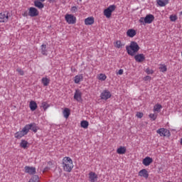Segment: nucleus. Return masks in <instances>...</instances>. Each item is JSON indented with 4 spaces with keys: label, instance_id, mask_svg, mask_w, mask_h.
Returning a JSON list of instances; mask_svg holds the SVG:
<instances>
[{
    "label": "nucleus",
    "instance_id": "f257e3e1",
    "mask_svg": "<svg viewBox=\"0 0 182 182\" xmlns=\"http://www.w3.org/2000/svg\"><path fill=\"white\" fill-rule=\"evenodd\" d=\"M126 50L129 56H134L140 50V46L136 41H131L129 46H126Z\"/></svg>",
    "mask_w": 182,
    "mask_h": 182
},
{
    "label": "nucleus",
    "instance_id": "f03ea898",
    "mask_svg": "<svg viewBox=\"0 0 182 182\" xmlns=\"http://www.w3.org/2000/svg\"><path fill=\"white\" fill-rule=\"evenodd\" d=\"M63 168L64 171H66L67 173H70L72 170H73V161L72 159L69 156H65L63 159Z\"/></svg>",
    "mask_w": 182,
    "mask_h": 182
},
{
    "label": "nucleus",
    "instance_id": "7ed1b4c3",
    "mask_svg": "<svg viewBox=\"0 0 182 182\" xmlns=\"http://www.w3.org/2000/svg\"><path fill=\"white\" fill-rule=\"evenodd\" d=\"M31 129V125H26L21 131H18L14 134L15 139H22L24 136H26L29 133V129Z\"/></svg>",
    "mask_w": 182,
    "mask_h": 182
},
{
    "label": "nucleus",
    "instance_id": "20e7f679",
    "mask_svg": "<svg viewBox=\"0 0 182 182\" xmlns=\"http://www.w3.org/2000/svg\"><path fill=\"white\" fill-rule=\"evenodd\" d=\"M153 21H154L153 14H147L144 18L141 17L139 18V23H142V25H146V23L150 24Z\"/></svg>",
    "mask_w": 182,
    "mask_h": 182
},
{
    "label": "nucleus",
    "instance_id": "39448f33",
    "mask_svg": "<svg viewBox=\"0 0 182 182\" xmlns=\"http://www.w3.org/2000/svg\"><path fill=\"white\" fill-rule=\"evenodd\" d=\"M116 9V6L111 5L108 8L104 10V15L106 16V18H109L112 16V14L114 12V10Z\"/></svg>",
    "mask_w": 182,
    "mask_h": 182
},
{
    "label": "nucleus",
    "instance_id": "423d86ee",
    "mask_svg": "<svg viewBox=\"0 0 182 182\" xmlns=\"http://www.w3.org/2000/svg\"><path fill=\"white\" fill-rule=\"evenodd\" d=\"M65 19L67 23H68L69 25H73L76 23V18L72 14H66L65 16Z\"/></svg>",
    "mask_w": 182,
    "mask_h": 182
},
{
    "label": "nucleus",
    "instance_id": "0eeeda50",
    "mask_svg": "<svg viewBox=\"0 0 182 182\" xmlns=\"http://www.w3.org/2000/svg\"><path fill=\"white\" fill-rule=\"evenodd\" d=\"M156 133L161 136V137H170L171 134L170 131L167 130L166 129L164 128H160L156 131Z\"/></svg>",
    "mask_w": 182,
    "mask_h": 182
},
{
    "label": "nucleus",
    "instance_id": "6e6552de",
    "mask_svg": "<svg viewBox=\"0 0 182 182\" xmlns=\"http://www.w3.org/2000/svg\"><path fill=\"white\" fill-rule=\"evenodd\" d=\"M39 15V11L36 9L35 7H30L28 9V16L31 18H35V16H38Z\"/></svg>",
    "mask_w": 182,
    "mask_h": 182
},
{
    "label": "nucleus",
    "instance_id": "1a4fd4ad",
    "mask_svg": "<svg viewBox=\"0 0 182 182\" xmlns=\"http://www.w3.org/2000/svg\"><path fill=\"white\" fill-rule=\"evenodd\" d=\"M102 100H107L112 97V93L109 90H104L100 95Z\"/></svg>",
    "mask_w": 182,
    "mask_h": 182
},
{
    "label": "nucleus",
    "instance_id": "9d476101",
    "mask_svg": "<svg viewBox=\"0 0 182 182\" xmlns=\"http://www.w3.org/2000/svg\"><path fill=\"white\" fill-rule=\"evenodd\" d=\"M88 177L90 182L97 181L98 176H97V174H96V173L95 172H92V171L90 172L88 174Z\"/></svg>",
    "mask_w": 182,
    "mask_h": 182
},
{
    "label": "nucleus",
    "instance_id": "9b49d317",
    "mask_svg": "<svg viewBox=\"0 0 182 182\" xmlns=\"http://www.w3.org/2000/svg\"><path fill=\"white\" fill-rule=\"evenodd\" d=\"M9 18L8 13H0V23L8 22Z\"/></svg>",
    "mask_w": 182,
    "mask_h": 182
},
{
    "label": "nucleus",
    "instance_id": "f8f14e48",
    "mask_svg": "<svg viewBox=\"0 0 182 182\" xmlns=\"http://www.w3.org/2000/svg\"><path fill=\"white\" fill-rule=\"evenodd\" d=\"M74 99L77 102H82V92L79 90H76L74 94Z\"/></svg>",
    "mask_w": 182,
    "mask_h": 182
},
{
    "label": "nucleus",
    "instance_id": "ddd939ff",
    "mask_svg": "<svg viewBox=\"0 0 182 182\" xmlns=\"http://www.w3.org/2000/svg\"><path fill=\"white\" fill-rule=\"evenodd\" d=\"M24 170L25 173H28V174H35L36 173V168L32 166H25Z\"/></svg>",
    "mask_w": 182,
    "mask_h": 182
},
{
    "label": "nucleus",
    "instance_id": "4468645a",
    "mask_svg": "<svg viewBox=\"0 0 182 182\" xmlns=\"http://www.w3.org/2000/svg\"><path fill=\"white\" fill-rule=\"evenodd\" d=\"M136 33L137 32L136 31V30L133 28H130V29H128L127 31V36H128L129 38H134Z\"/></svg>",
    "mask_w": 182,
    "mask_h": 182
},
{
    "label": "nucleus",
    "instance_id": "2eb2a0df",
    "mask_svg": "<svg viewBox=\"0 0 182 182\" xmlns=\"http://www.w3.org/2000/svg\"><path fill=\"white\" fill-rule=\"evenodd\" d=\"M134 59L136 62H139L140 63L146 59V57L144 55V54H138L134 55Z\"/></svg>",
    "mask_w": 182,
    "mask_h": 182
},
{
    "label": "nucleus",
    "instance_id": "dca6fc26",
    "mask_svg": "<svg viewBox=\"0 0 182 182\" xmlns=\"http://www.w3.org/2000/svg\"><path fill=\"white\" fill-rule=\"evenodd\" d=\"M139 176L140 177H144V178H149V172L146 169H142L139 171Z\"/></svg>",
    "mask_w": 182,
    "mask_h": 182
},
{
    "label": "nucleus",
    "instance_id": "f3484780",
    "mask_svg": "<svg viewBox=\"0 0 182 182\" xmlns=\"http://www.w3.org/2000/svg\"><path fill=\"white\" fill-rule=\"evenodd\" d=\"M151 163H153V159H151L150 156H146L142 161V164L146 166H149Z\"/></svg>",
    "mask_w": 182,
    "mask_h": 182
},
{
    "label": "nucleus",
    "instance_id": "a211bd4d",
    "mask_svg": "<svg viewBox=\"0 0 182 182\" xmlns=\"http://www.w3.org/2000/svg\"><path fill=\"white\" fill-rule=\"evenodd\" d=\"M95 23V17L90 16L85 19V25H93Z\"/></svg>",
    "mask_w": 182,
    "mask_h": 182
},
{
    "label": "nucleus",
    "instance_id": "6ab92c4d",
    "mask_svg": "<svg viewBox=\"0 0 182 182\" xmlns=\"http://www.w3.org/2000/svg\"><path fill=\"white\" fill-rule=\"evenodd\" d=\"M82 81H83V75L82 74L77 75L74 77V82L76 83L77 85L80 83V82H82Z\"/></svg>",
    "mask_w": 182,
    "mask_h": 182
},
{
    "label": "nucleus",
    "instance_id": "aec40b11",
    "mask_svg": "<svg viewBox=\"0 0 182 182\" xmlns=\"http://www.w3.org/2000/svg\"><path fill=\"white\" fill-rule=\"evenodd\" d=\"M29 107L31 112H35L36 109H38V104L35 101H31L29 104Z\"/></svg>",
    "mask_w": 182,
    "mask_h": 182
},
{
    "label": "nucleus",
    "instance_id": "412c9836",
    "mask_svg": "<svg viewBox=\"0 0 182 182\" xmlns=\"http://www.w3.org/2000/svg\"><path fill=\"white\" fill-rule=\"evenodd\" d=\"M34 6L36 8H38V9H43L45 5L41 1L36 0L34 1Z\"/></svg>",
    "mask_w": 182,
    "mask_h": 182
},
{
    "label": "nucleus",
    "instance_id": "4be33fe9",
    "mask_svg": "<svg viewBox=\"0 0 182 182\" xmlns=\"http://www.w3.org/2000/svg\"><path fill=\"white\" fill-rule=\"evenodd\" d=\"M63 114L65 119H69V116H70V109L69 108H64L63 111Z\"/></svg>",
    "mask_w": 182,
    "mask_h": 182
},
{
    "label": "nucleus",
    "instance_id": "5701e85b",
    "mask_svg": "<svg viewBox=\"0 0 182 182\" xmlns=\"http://www.w3.org/2000/svg\"><path fill=\"white\" fill-rule=\"evenodd\" d=\"M29 144V143L28 142V141L25 140V139H22L20 142V147H21V149H23L24 150L28 149V145Z\"/></svg>",
    "mask_w": 182,
    "mask_h": 182
},
{
    "label": "nucleus",
    "instance_id": "b1692460",
    "mask_svg": "<svg viewBox=\"0 0 182 182\" xmlns=\"http://www.w3.org/2000/svg\"><path fill=\"white\" fill-rule=\"evenodd\" d=\"M161 109H163V107L160 104H156L154 106L153 112L154 113H160Z\"/></svg>",
    "mask_w": 182,
    "mask_h": 182
},
{
    "label": "nucleus",
    "instance_id": "393cba45",
    "mask_svg": "<svg viewBox=\"0 0 182 182\" xmlns=\"http://www.w3.org/2000/svg\"><path fill=\"white\" fill-rule=\"evenodd\" d=\"M26 126H30L29 130H32L34 133H36L38 132V129H39L38 127H36V124L32 123L26 124Z\"/></svg>",
    "mask_w": 182,
    "mask_h": 182
},
{
    "label": "nucleus",
    "instance_id": "a878e982",
    "mask_svg": "<svg viewBox=\"0 0 182 182\" xmlns=\"http://www.w3.org/2000/svg\"><path fill=\"white\" fill-rule=\"evenodd\" d=\"M156 3L159 6H166V5L168 4V0H157Z\"/></svg>",
    "mask_w": 182,
    "mask_h": 182
},
{
    "label": "nucleus",
    "instance_id": "bb28decb",
    "mask_svg": "<svg viewBox=\"0 0 182 182\" xmlns=\"http://www.w3.org/2000/svg\"><path fill=\"white\" fill-rule=\"evenodd\" d=\"M41 53L44 55V56H48V50H46V45L43 44L41 46Z\"/></svg>",
    "mask_w": 182,
    "mask_h": 182
},
{
    "label": "nucleus",
    "instance_id": "cd10ccee",
    "mask_svg": "<svg viewBox=\"0 0 182 182\" xmlns=\"http://www.w3.org/2000/svg\"><path fill=\"white\" fill-rule=\"evenodd\" d=\"M41 83H43V86H48L50 83V80L48 77H43L41 79Z\"/></svg>",
    "mask_w": 182,
    "mask_h": 182
},
{
    "label": "nucleus",
    "instance_id": "c85d7f7f",
    "mask_svg": "<svg viewBox=\"0 0 182 182\" xmlns=\"http://www.w3.org/2000/svg\"><path fill=\"white\" fill-rule=\"evenodd\" d=\"M117 154H126V148L124 146H120L117 149Z\"/></svg>",
    "mask_w": 182,
    "mask_h": 182
},
{
    "label": "nucleus",
    "instance_id": "c756f323",
    "mask_svg": "<svg viewBox=\"0 0 182 182\" xmlns=\"http://www.w3.org/2000/svg\"><path fill=\"white\" fill-rule=\"evenodd\" d=\"M80 126L82 127V129H87V127H89V122L82 120L80 122Z\"/></svg>",
    "mask_w": 182,
    "mask_h": 182
},
{
    "label": "nucleus",
    "instance_id": "7c9ffc66",
    "mask_svg": "<svg viewBox=\"0 0 182 182\" xmlns=\"http://www.w3.org/2000/svg\"><path fill=\"white\" fill-rule=\"evenodd\" d=\"M114 46L117 49H120V48H123V46H124V44L122 43L121 41H117L114 43Z\"/></svg>",
    "mask_w": 182,
    "mask_h": 182
},
{
    "label": "nucleus",
    "instance_id": "2f4dec72",
    "mask_svg": "<svg viewBox=\"0 0 182 182\" xmlns=\"http://www.w3.org/2000/svg\"><path fill=\"white\" fill-rule=\"evenodd\" d=\"M106 79H107V76H106L105 74L101 73L97 75V80H101L102 82L105 81Z\"/></svg>",
    "mask_w": 182,
    "mask_h": 182
},
{
    "label": "nucleus",
    "instance_id": "473e14b6",
    "mask_svg": "<svg viewBox=\"0 0 182 182\" xmlns=\"http://www.w3.org/2000/svg\"><path fill=\"white\" fill-rule=\"evenodd\" d=\"M160 72H162V73H164V72H167V66L166 64H161L159 67Z\"/></svg>",
    "mask_w": 182,
    "mask_h": 182
},
{
    "label": "nucleus",
    "instance_id": "72a5a7b5",
    "mask_svg": "<svg viewBox=\"0 0 182 182\" xmlns=\"http://www.w3.org/2000/svg\"><path fill=\"white\" fill-rule=\"evenodd\" d=\"M41 106L45 111L48 109V107H49V105H48V102H43L41 103Z\"/></svg>",
    "mask_w": 182,
    "mask_h": 182
},
{
    "label": "nucleus",
    "instance_id": "f704fd0d",
    "mask_svg": "<svg viewBox=\"0 0 182 182\" xmlns=\"http://www.w3.org/2000/svg\"><path fill=\"white\" fill-rule=\"evenodd\" d=\"M149 117L151 120H156V119H157V113L150 114Z\"/></svg>",
    "mask_w": 182,
    "mask_h": 182
},
{
    "label": "nucleus",
    "instance_id": "c9c22d12",
    "mask_svg": "<svg viewBox=\"0 0 182 182\" xmlns=\"http://www.w3.org/2000/svg\"><path fill=\"white\" fill-rule=\"evenodd\" d=\"M169 18L171 22H176L177 21V16L176 15H171Z\"/></svg>",
    "mask_w": 182,
    "mask_h": 182
},
{
    "label": "nucleus",
    "instance_id": "e433bc0d",
    "mask_svg": "<svg viewBox=\"0 0 182 182\" xmlns=\"http://www.w3.org/2000/svg\"><path fill=\"white\" fill-rule=\"evenodd\" d=\"M16 72H18L21 76H23L25 75V72H23L21 68H17Z\"/></svg>",
    "mask_w": 182,
    "mask_h": 182
},
{
    "label": "nucleus",
    "instance_id": "4c0bfd02",
    "mask_svg": "<svg viewBox=\"0 0 182 182\" xmlns=\"http://www.w3.org/2000/svg\"><path fill=\"white\" fill-rule=\"evenodd\" d=\"M146 73H147V75H153L154 72L150 68H146Z\"/></svg>",
    "mask_w": 182,
    "mask_h": 182
},
{
    "label": "nucleus",
    "instance_id": "58836bf2",
    "mask_svg": "<svg viewBox=\"0 0 182 182\" xmlns=\"http://www.w3.org/2000/svg\"><path fill=\"white\" fill-rule=\"evenodd\" d=\"M136 117H138V119H141V117H143L144 116V114L143 112H136Z\"/></svg>",
    "mask_w": 182,
    "mask_h": 182
},
{
    "label": "nucleus",
    "instance_id": "ea45409f",
    "mask_svg": "<svg viewBox=\"0 0 182 182\" xmlns=\"http://www.w3.org/2000/svg\"><path fill=\"white\" fill-rule=\"evenodd\" d=\"M71 12H72L73 14H75V12H77V7H76V6H73V7L71 8Z\"/></svg>",
    "mask_w": 182,
    "mask_h": 182
},
{
    "label": "nucleus",
    "instance_id": "a19ab883",
    "mask_svg": "<svg viewBox=\"0 0 182 182\" xmlns=\"http://www.w3.org/2000/svg\"><path fill=\"white\" fill-rule=\"evenodd\" d=\"M144 80L145 82L150 81V80H151V77L146 75V77H144Z\"/></svg>",
    "mask_w": 182,
    "mask_h": 182
},
{
    "label": "nucleus",
    "instance_id": "79ce46f5",
    "mask_svg": "<svg viewBox=\"0 0 182 182\" xmlns=\"http://www.w3.org/2000/svg\"><path fill=\"white\" fill-rule=\"evenodd\" d=\"M23 16H24L25 18H26L27 16H29V12L28 11H24L23 14H22Z\"/></svg>",
    "mask_w": 182,
    "mask_h": 182
},
{
    "label": "nucleus",
    "instance_id": "37998d69",
    "mask_svg": "<svg viewBox=\"0 0 182 182\" xmlns=\"http://www.w3.org/2000/svg\"><path fill=\"white\" fill-rule=\"evenodd\" d=\"M123 72H124L123 69H120L119 70L117 75H123Z\"/></svg>",
    "mask_w": 182,
    "mask_h": 182
},
{
    "label": "nucleus",
    "instance_id": "c03bdc74",
    "mask_svg": "<svg viewBox=\"0 0 182 182\" xmlns=\"http://www.w3.org/2000/svg\"><path fill=\"white\" fill-rule=\"evenodd\" d=\"M50 2H55L56 0H48Z\"/></svg>",
    "mask_w": 182,
    "mask_h": 182
},
{
    "label": "nucleus",
    "instance_id": "a18cd8bd",
    "mask_svg": "<svg viewBox=\"0 0 182 182\" xmlns=\"http://www.w3.org/2000/svg\"><path fill=\"white\" fill-rule=\"evenodd\" d=\"M41 2H45L46 0H39Z\"/></svg>",
    "mask_w": 182,
    "mask_h": 182
},
{
    "label": "nucleus",
    "instance_id": "49530a36",
    "mask_svg": "<svg viewBox=\"0 0 182 182\" xmlns=\"http://www.w3.org/2000/svg\"><path fill=\"white\" fill-rule=\"evenodd\" d=\"M180 15H182V11L180 12Z\"/></svg>",
    "mask_w": 182,
    "mask_h": 182
},
{
    "label": "nucleus",
    "instance_id": "de8ad7c7",
    "mask_svg": "<svg viewBox=\"0 0 182 182\" xmlns=\"http://www.w3.org/2000/svg\"><path fill=\"white\" fill-rule=\"evenodd\" d=\"M45 171H46V168H45Z\"/></svg>",
    "mask_w": 182,
    "mask_h": 182
}]
</instances>
